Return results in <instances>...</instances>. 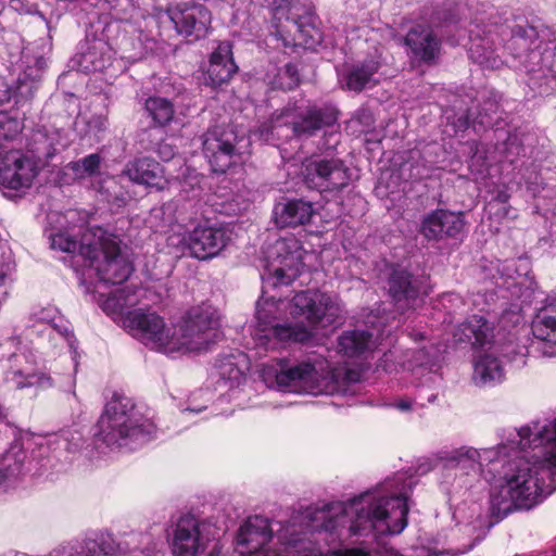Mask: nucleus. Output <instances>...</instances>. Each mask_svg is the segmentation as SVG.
Here are the masks:
<instances>
[{
    "mask_svg": "<svg viewBox=\"0 0 556 556\" xmlns=\"http://www.w3.org/2000/svg\"><path fill=\"white\" fill-rule=\"evenodd\" d=\"M414 481L397 475L379 488L346 502L309 508L287 522L251 516L235 532V556H386L367 546L324 553L328 544L369 543L381 535L400 534L407 526L408 496Z\"/></svg>",
    "mask_w": 556,
    "mask_h": 556,
    "instance_id": "nucleus-1",
    "label": "nucleus"
},
{
    "mask_svg": "<svg viewBox=\"0 0 556 556\" xmlns=\"http://www.w3.org/2000/svg\"><path fill=\"white\" fill-rule=\"evenodd\" d=\"M303 254L301 242L293 236L276 240L264 252V290L256 303L255 339L265 350H278L291 342H306L313 336V328L340 324L344 319V307L337 295L305 290L293 296L291 315L304 316L309 326L277 324L289 303L268 295L267 289L290 285L303 268Z\"/></svg>",
    "mask_w": 556,
    "mask_h": 556,
    "instance_id": "nucleus-2",
    "label": "nucleus"
},
{
    "mask_svg": "<svg viewBox=\"0 0 556 556\" xmlns=\"http://www.w3.org/2000/svg\"><path fill=\"white\" fill-rule=\"evenodd\" d=\"M515 457L502 452L500 478L491 492V504L497 513L529 509L551 494L556 476V418L541 424L532 421L518 430Z\"/></svg>",
    "mask_w": 556,
    "mask_h": 556,
    "instance_id": "nucleus-3",
    "label": "nucleus"
},
{
    "mask_svg": "<svg viewBox=\"0 0 556 556\" xmlns=\"http://www.w3.org/2000/svg\"><path fill=\"white\" fill-rule=\"evenodd\" d=\"M125 325L132 337L151 350L173 357L202 353L219 339V315L210 304L191 307L178 325H166L151 311L129 312Z\"/></svg>",
    "mask_w": 556,
    "mask_h": 556,
    "instance_id": "nucleus-4",
    "label": "nucleus"
},
{
    "mask_svg": "<svg viewBox=\"0 0 556 556\" xmlns=\"http://www.w3.org/2000/svg\"><path fill=\"white\" fill-rule=\"evenodd\" d=\"M96 437L109 447H124L143 443L156 432L151 418L147 417L125 395H113L98 421Z\"/></svg>",
    "mask_w": 556,
    "mask_h": 556,
    "instance_id": "nucleus-5",
    "label": "nucleus"
},
{
    "mask_svg": "<svg viewBox=\"0 0 556 556\" xmlns=\"http://www.w3.org/2000/svg\"><path fill=\"white\" fill-rule=\"evenodd\" d=\"M337 121V112L331 108H301L289 104L281 112L275 113L264 123L254 136L271 142L291 137H309Z\"/></svg>",
    "mask_w": 556,
    "mask_h": 556,
    "instance_id": "nucleus-6",
    "label": "nucleus"
},
{
    "mask_svg": "<svg viewBox=\"0 0 556 556\" xmlns=\"http://www.w3.org/2000/svg\"><path fill=\"white\" fill-rule=\"evenodd\" d=\"M265 368H280L276 372V383L279 390L292 393L320 394L330 393L337 389L340 369H331L323 359L314 363L303 362L294 366H288L285 361H279L276 366Z\"/></svg>",
    "mask_w": 556,
    "mask_h": 556,
    "instance_id": "nucleus-7",
    "label": "nucleus"
},
{
    "mask_svg": "<svg viewBox=\"0 0 556 556\" xmlns=\"http://www.w3.org/2000/svg\"><path fill=\"white\" fill-rule=\"evenodd\" d=\"M271 14V24L277 36L285 39L293 36L307 47L319 43V31L312 23L313 7L311 0H264Z\"/></svg>",
    "mask_w": 556,
    "mask_h": 556,
    "instance_id": "nucleus-8",
    "label": "nucleus"
},
{
    "mask_svg": "<svg viewBox=\"0 0 556 556\" xmlns=\"http://www.w3.org/2000/svg\"><path fill=\"white\" fill-rule=\"evenodd\" d=\"M224 534L211 520H200L194 516L186 515L176 522L170 548L174 556H200L208 547L211 541Z\"/></svg>",
    "mask_w": 556,
    "mask_h": 556,
    "instance_id": "nucleus-9",
    "label": "nucleus"
},
{
    "mask_svg": "<svg viewBox=\"0 0 556 556\" xmlns=\"http://www.w3.org/2000/svg\"><path fill=\"white\" fill-rule=\"evenodd\" d=\"M85 267L94 270L100 281L112 285L124 282L131 273V265L121 253L116 237L103 230L96 242V251L86 260Z\"/></svg>",
    "mask_w": 556,
    "mask_h": 556,
    "instance_id": "nucleus-10",
    "label": "nucleus"
},
{
    "mask_svg": "<svg viewBox=\"0 0 556 556\" xmlns=\"http://www.w3.org/2000/svg\"><path fill=\"white\" fill-rule=\"evenodd\" d=\"M507 445L501 444L496 447L477 450L471 446H462L440 454V460L448 469H455L460 475L473 478L483 476L485 479L497 471V464L501 460L502 452Z\"/></svg>",
    "mask_w": 556,
    "mask_h": 556,
    "instance_id": "nucleus-11",
    "label": "nucleus"
},
{
    "mask_svg": "<svg viewBox=\"0 0 556 556\" xmlns=\"http://www.w3.org/2000/svg\"><path fill=\"white\" fill-rule=\"evenodd\" d=\"M248 146V141L243 138L239 139L232 128L215 127L204 137L203 152L212 169L224 173L236 163V157H240L245 152Z\"/></svg>",
    "mask_w": 556,
    "mask_h": 556,
    "instance_id": "nucleus-12",
    "label": "nucleus"
},
{
    "mask_svg": "<svg viewBox=\"0 0 556 556\" xmlns=\"http://www.w3.org/2000/svg\"><path fill=\"white\" fill-rule=\"evenodd\" d=\"M37 175V163L20 149L11 146L0 154L1 187L23 191L31 187Z\"/></svg>",
    "mask_w": 556,
    "mask_h": 556,
    "instance_id": "nucleus-13",
    "label": "nucleus"
},
{
    "mask_svg": "<svg viewBox=\"0 0 556 556\" xmlns=\"http://www.w3.org/2000/svg\"><path fill=\"white\" fill-rule=\"evenodd\" d=\"M303 175L308 188L321 192L342 189L350 181L349 169L339 159H312L304 165Z\"/></svg>",
    "mask_w": 556,
    "mask_h": 556,
    "instance_id": "nucleus-14",
    "label": "nucleus"
},
{
    "mask_svg": "<svg viewBox=\"0 0 556 556\" xmlns=\"http://www.w3.org/2000/svg\"><path fill=\"white\" fill-rule=\"evenodd\" d=\"M229 241L230 233L227 228L208 222L199 223L182 238V243L190 255L199 260H208L218 255Z\"/></svg>",
    "mask_w": 556,
    "mask_h": 556,
    "instance_id": "nucleus-15",
    "label": "nucleus"
},
{
    "mask_svg": "<svg viewBox=\"0 0 556 556\" xmlns=\"http://www.w3.org/2000/svg\"><path fill=\"white\" fill-rule=\"evenodd\" d=\"M30 319L34 321L33 328H40L37 332L46 334L54 346L65 345L72 354L73 368H77V348L76 340L70 330L68 321L65 320L54 306L41 307L35 309L30 314Z\"/></svg>",
    "mask_w": 556,
    "mask_h": 556,
    "instance_id": "nucleus-16",
    "label": "nucleus"
},
{
    "mask_svg": "<svg viewBox=\"0 0 556 556\" xmlns=\"http://www.w3.org/2000/svg\"><path fill=\"white\" fill-rule=\"evenodd\" d=\"M534 340L526 353L519 352L520 356L527 355L539 357H551L555 355L554 345H556V299L548 302L539 309L531 324Z\"/></svg>",
    "mask_w": 556,
    "mask_h": 556,
    "instance_id": "nucleus-17",
    "label": "nucleus"
},
{
    "mask_svg": "<svg viewBox=\"0 0 556 556\" xmlns=\"http://www.w3.org/2000/svg\"><path fill=\"white\" fill-rule=\"evenodd\" d=\"M177 33L194 40L205 37L208 33L212 15L202 4L180 3L166 11Z\"/></svg>",
    "mask_w": 556,
    "mask_h": 556,
    "instance_id": "nucleus-18",
    "label": "nucleus"
},
{
    "mask_svg": "<svg viewBox=\"0 0 556 556\" xmlns=\"http://www.w3.org/2000/svg\"><path fill=\"white\" fill-rule=\"evenodd\" d=\"M381 66V52L378 48H375L368 56L345 65L340 74L339 81L343 89L361 92L380 83Z\"/></svg>",
    "mask_w": 556,
    "mask_h": 556,
    "instance_id": "nucleus-19",
    "label": "nucleus"
},
{
    "mask_svg": "<svg viewBox=\"0 0 556 556\" xmlns=\"http://www.w3.org/2000/svg\"><path fill=\"white\" fill-rule=\"evenodd\" d=\"M103 237L102 228L85 229L76 226L59 229L49 235L51 248L68 254H76L84 263L96 251V242Z\"/></svg>",
    "mask_w": 556,
    "mask_h": 556,
    "instance_id": "nucleus-20",
    "label": "nucleus"
},
{
    "mask_svg": "<svg viewBox=\"0 0 556 556\" xmlns=\"http://www.w3.org/2000/svg\"><path fill=\"white\" fill-rule=\"evenodd\" d=\"M389 295L400 311L413 307L417 298L427 294L426 280L413 277L403 268H395L388 281Z\"/></svg>",
    "mask_w": 556,
    "mask_h": 556,
    "instance_id": "nucleus-21",
    "label": "nucleus"
},
{
    "mask_svg": "<svg viewBox=\"0 0 556 556\" xmlns=\"http://www.w3.org/2000/svg\"><path fill=\"white\" fill-rule=\"evenodd\" d=\"M383 331L372 326L370 330L344 331L338 338V353L348 358L365 357L378 348Z\"/></svg>",
    "mask_w": 556,
    "mask_h": 556,
    "instance_id": "nucleus-22",
    "label": "nucleus"
},
{
    "mask_svg": "<svg viewBox=\"0 0 556 556\" xmlns=\"http://www.w3.org/2000/svg\"><path fill=\"white\" fill-rule=\"evenodd\" d=\"M453 518L456 522V530L464 533L467 539V542L456 547L452 553L455 556L470 551L481 540L484 534V519L476 505L458 506L453 514Z\"/></svg>",
    "mask_w": 556,
    "mask_h": 556,
    "instance_id": "nucleus-23",
    "label": "nucleus"
},
{
    "mask_svg": "<svg viewBox=\"0 0 556 556\" xmlns=\"http://www.w3.org/2000/svg\"><path fill=\"white\" fill-rule=\"evenodd\" d=\"M9 367L5 374V380L15 389L37 386L39 388H49L52 386V379L46 374L31 372V365L22 352H13L8 357Z\"/></svg>",
    "mask_w": 556,
    "mask_h": 556,
    "instance_id": "nucleus-24",
    "label": "nucleus"
},
{
    "mask_svg": "<svg viewBox=\"0 0 556 556\" xmlns=\"http://www.w3.org/2000/svg\"><path fill=\"white\" fill-rule=\"evenodd\" d=\"M463 228L462 213L437 210L424 218L420 231L428 240H440L443 237H456Z\"/></svg>",
    "mask_w": 556,
    "mask_h": 556,
    "instance_id": "nucleus-25",
    "label": "nucleus"
},
{
    "mask_svg": "<svg viewBox=\"0 0 556 556\" xmlns=\"http://www.w3.org/2000/svg\"><path fill=\"white\" fill-rule=\"evenodd\" d=\"M405 42L412 56L425 63L434 61L441 50V41L430 27L416 26L406 35Z\"/></svg>",
    "mask_w": 556,
    "mask_h": 556,
    "instance_id": "nucleus-26",
    "label": "nucleus"
},
{
    "mask_svg": "<svg viewBox=\"0 0 556 556\" xmlns=\"http://www.w3.org/2000/svg\"><path fill=\"white\" fill-rule=\"evenodd\" d=\"M123 175L136 184L156 188L157 190L164 189L167 185L162 165L149 157L129 162L125 166Z\"/></svg>",
    "mask_w": 556,
    "mask_h": 556,
    "instance_id": "nucleus-27",
    "label": "nucleus"
},
{
    "mask_svg": "<svg viewBox=\"0 0 556 556\" xmlns=\"http://www.w3.org/2000/svg\"><path fill=\"white\" fill-rule=\"evenodd\" d=\"M273 213L276 225L285 228L308 224L315 211L311 202L299 199L278 202Z\"/></svg>",
    "mask_w": 556,
    "mask_h": 556,
    "instance_id": "nucleus-28",
    "label": "nucleus"
},
{
    "mask_svg": "<svg viewBox=\"0 0 556 556\" xmlns=\"http://www.w3.org/2000/svg\"><path fill=\"white\" fill-rule=\"evenodd\" d=\"M237 68L232 59L231 45L226 41L218 43L210 55L206 70L210 84L217 87L228 83Z\"/></svg>",
    "mask_w": 556,
    "mask_h": 556,
    "instance_id": "nucleus-29",
    "label": "nucleus"
},
{
    "mask_svg": "<svg viewBox=\"0 0 556 556\" xmlns=\"http://www.w3.org/2000/svg\"><path fill=\"white\" fill-rule=\"evenodd\" d=\"M505 378L501 361L492 353L479 355L473 363L472 380L480 387L494 386Z\"/></svg>",
    "mask_w": 556,
    "mask_h": 556,
    "instance_id": "nucleus-30",
    "label": "nucleus"
},
{
    "mask_svg": "<svg viewBox=\"0 0 556 556\" xmlns=\"http://www.w3.org/2000/svg\"><path fill=\"white\" fill-rule=\"evenodd\" d=\"M103 157L99 153H91L80 160L70 162L62 168L64 184L85 180L100 175Z\"/></svg>",
    "mask_w": 556,
    "mask_h": 556,
    "instance_id": "nucleus-31",
    "label": "nucleus"
},
{
    "mask_svg": "<svg viewBox=\"0 0 556 556\" xmlns=\"http://www.w3.org/2000/svg\"><path fill=\"white\" fill-rule=\"evenodd\" d=\"M454 338L458 342H468L473 346H483L490 342L492 329L483 317L475 315L457 327Z\"/></svg>",
    "mask_w": 556,
    "mask_h": 556,
    "instance_id": "nucleus-32",
    "label": "nucleus"
},
{
    "mask_svg": "<svg viewBox=\"0 0 556 556\" xmlns=\"http://www.w3.org/2000/svg\"><path fill=\"white\" fill-rule=\"evenodd\" d=\"M139 292L130 286L118 288L108 295L100 294L99 303L108 315H122L126 308L137 305Z\"/></svg>",
    "mask_w": 556,
    "mask_h": 556,
    "instance_id": "nucleus-33",
    "label": "nucleus"
},
{
    "mask_svg": "<svg viewBox=\"0 0 556 556\" xmlns=\"http://www.w3.org/2000/svg\"><path fill=\"white\" fill-rule=\"evenodd\" d=\"M25 458L20 445H13L0 459V492H5L15 481Z\"/></svg>",
    "mask_w": 556,
    "mask_h": 556,
    "instance_id": "nucleus-34",
    "label": "nucleus"
},
{
    "mask_svg": "<svg viewBox=\"0 0 556 556\" xmlns=\"http://www.w3.org/2000/svg\"><path fill=\"white\" fill-rule=\"evenodd\" d=\"M111 56L103 41H97L79 56V68L83 72H101L110 65Z\"/></svg>",
    "mask_w": 556,
    "mask_h": 556,
    "instance_id": "nucleus-35",
    "label": "nucleus"
},
{
    "mask_svg": "<svg viewBox=\"0 0 556 556\" xmlns=\"http://www.w3.org/2000/svg\"><path fill=\"white\" fill-rule=\"evenodd\" d=\"M22 131V124L16 116L0 110V154L12 146V142Z\"/></svg>",
    "mask_w": 556,
    "mask_h": 556,
    "instance_id": "nucleus-36",
    "label": "nucleus"
},
{
    "mask_svg": "<svg viewBox=\"0 0 556 556\" xmlns=\"http://www.w3.org/2000/svg\"><path fill=\"white\" fill-rule=\"evenodd\" d=\"M146 109L154 122L161 126L168 124L174 117V106L170 101L152 97L146 101Z\"/></svg>",
    "mask_w": 556,
    "mask_h": 556,
    "instance_id": "nucleus-37",
    "label": "nucleus"
},
{
    "mask_svg": "<svg viewBox=\"0 0 556 556\" xmlns=\"http://www.w3.org/2000/svg\"><path fill=\"white\" fill-rule=\"evenodd\" d=\"M216 366L219 368L220 376L230 380H238L248 368L245 356L242 354L227 355L219 359Z\"/></svg>",
    "mask_w": 556,
    "mask_h": 556,
    "instance_id": "nucleus-38",
    "label": "nucleus"
},
{
    "mask_svg": "<svg viewBox=\"0 0 556 556\" xmlns=\"http://www.w3.org/2000/svg\"><path fill=\"white\" fill-rule=\"evenodd\" d=\"M118 551H121V547L115 543L111 535H102L99 542H87L79 553L72 556H100V554L110 555Z\"/></svg>",
    "mask_w": 556,
    "mask_h": 556,
    "instance_id": "nucleus-39",
    "label": "nucleus"
},
{
    "mask_svg": "<svg viewBox=\"0 0 556 556\" xmlns=\"http://www.w3.org/2000/svg\"><path fill=\"white\" fill-rule=\"evenodd\" d=\"M440 349L437 346H424L414 352L413 357L408 361V367H422L433 363L439 356Z\"/></svg>",
    "mask_w": 556,
    "mask_h": 556,
    "instance_id": "nucleus-40",
    "label": "nucleus"
},
{
    "mask_svg": "<svg viewBox=\"0 0 556 556\" xmlns=\"http://www.w3.org/2000/svg\"><path fill=\"white\" fill-rule=\"evenodd\" d=\"M299 72L295 65L287 64L278 74V85L282 89H293L299 84Z\"/></svg>",
    "mask_w": 556,
    "mask_h": 556,
    "instance_id": "nucleus-41",
    "label": "nucleus"
},
{
    "mask_svg": "<svg viewBox=\"0 0 556 556\" xmlns=\"http://www.w3.org/2000/svg\"><path fill=\"white\" fill-rule=\"evenodd\" d=\"M47 49H48L47 42H42L41 52L35 54V53H33L30 47H25L22 51V58L25 60L26 63H31L34 61L35 66L38 70H41L45 66L43 55H45Z\"/></svg>",
    "mask_w": 556,
    "mask_h": 556,
    "instance_id": "nucleus-42",
    "label": "nucleus"
},
{
    "mask_svg": "<svg viewBox=\"0 0 556 556\" xmlns=\"http://www.w3.org/2000/svg\"><path fill=\"white\" fill-rule=\"evenodd\" d=\"M470 56L473 59L475 62L479 63L480 65L484 67H497L498 66V60L491 56V53H480L479 52V46H471L470 48Z\"/></svg>",
    "mask_w": 556,
    "mask_h": 556,
    "instance_id": "nucleus-43",
    "label": "nucleus"
},
{
    "mask_svg": "<svg viewBox=\"0 0 556 556\" xmlns=\"http://www.w3.org/2000/svg\"><path fill=\"white\" fill-rule=\"evenodd\" d=\"M12 98V90L9 85L0 78V106L9 103Z\"/></svg>",
    "mask_w": 556,
    "mask_h": 556,
    "instance_id": "nucleus-44",
    "label": "nucleus"
},
{
    "mask_svg": "<svg viewBox=\"0 0 556 556\" xmlns=\"http://www.w3.org/2000/svg\"><path fill=\"white\" fill-rule=\"evenodd\" d=\"M213 546L208 552V556H223L224 555V545L220 542V536L217 540L211 541Z\"/></svg>",
    "mask_w": 556,
    "mask_h": 556,
    "instance_id": "nucleus-45",
    "label": "nucleus"
},
{
    "mask_svg": "<svg viewBox=\"0 0 556 556\" xmlns=\"http://www.w3.org/2000/svg\"><path fill=\"white\" fill-rule=\"evenodd\" d=\"M393 406L401 412H409L413 407V402L408 399H401L395 401Z\"/></svg>",
    "mask_w": 556,
    "mask_h": 556,
    "instance_id": "nucleus-46",
    "label": "nucleus"
},
{
    "mask_svg": "<svg viewBox=\"0 0 556 556\" xmlns=\"http://www.w3.org/2000/svg\"><path fill=\"white\" fill-rule=\"evenodd\" d=\"M72 433L71 431H64L61 435L55 438V442L59 444L64 445L66 450H71L68 444V434Z\"/></svg>",
    "mask_w": 556,
    "mask_h": 556,
    "instance_id": "nucleus-47",
    "label": "nucleus"
},
{
    "mask_svg": "<svg viewBox=\"0 0 556 556\" xmlns=\"http://www.w3.org/2000/svg\"><path fill=\"white\" fill-rule=\"evenodd\" d=\"M91 123H94V127L98 130H104L106 128V118L105 117L98 116Z\"/></svg>",
    "mask_w": 556,
    "mask_h": 556,
    "instance_id": "nucleus-48",
    "label": "nucleus"
},
{
    "mask_svg": "<svg viewBox=\"0 0 556 556\" xmlns=\"http://www.w3.org/2000/svg\"><path fill=\"white\" fill-rule=\"evenodd\" d=\"M25 92H27L31 96V93H33L31 86H29L26 83H21V85L18 86V91L16 93V97H18L20 94L23 96Z\"/></svg>",
    "mask_w": 556,
    "mask_h": 556,
    "instance_id": "nucleus-49",
    "label": "nucleus"
},
{
    "mask_svg": "<svg viewBox=\"0 0 556 556\" xmlns=\"http://www.w3.org/2000/svg\"><path fill=\"white\" fill-rule=\"evenodd\" d=\"M495 200L498 201L500 203H507L509 200V194L506 191H498L495 197Z\"/></svg>",
    "mask_w": 556,
    "mask_h": 556,
    "instance_id": "nucleus-50",
    "label": "nucleus"
},
{
    "mask_svg": "<svg viewBox=\"0 0 556 556\" xmlns=\"http://www.w3.org/2000/svg\"><path fill=\"white\" fill-rule=\"evenodd\" d=\"M7 419V410L3 405L0 403V424H2Z\"/></svg>",
    "mask_w": 556,
    "mask_h": 556,
    "instance_id": "nucleus-51",
    "label": "nucleus"
},
{
    "mask_svg": "<svg viewBox=\"0 0 556 556\" xmlns=\"http://www.w3.org/2000/svg\"><path fill=\"white\" fill-rule=\"evenodd\" d=\"M551 71H552L553 74L556 75V47H555V49L553 51V63L551 65Z\"/></svg>",
    "mask_w": 556,
    "mask_h": 556,
    "instance_id": "nucleus-52",
    "label": "nucleus"
},
{
    "mask_svg": "<svg viewBox=\"0 0 556 556\" xmlns=\"http://www.w3.org/2000/svg\"><path fill=\"white\" fill-rule=\"evenodd\" d=\"M344 374H345L348 380H355L354 372L345 371Z\"/></svg>",
    "mask_w": 556,
    "mask_h": 556,
    "instance_id": "nucleus-53",
    "label": "nucleus"
},
{
    "mask_svg": "<svg viewBox=\"0 0 556 556\" xmlns=\"http://www.w3.org/2000/svg\"><path fill=\"white\" fill-rule=\"evenodd\" d=\"M15 342H16V340H15V339H9V340L7 341V345L13 346V345H15Z\"/></svg>",
    "mask_w": 556,
    "mask_h": 556,
    "instance_id": "nucleus-54",
    "label": "nucleus"
},
{
    "mask_svg": "<svg viewBox=\"0 0 556 556\" xmlns=\"http://www.w3.org/2000/svg\"><path fill=\"white\" fill-rule=\"evenodd\" d=\"M505 159H506L507 161H509V163H513V162H514L511 159H508V156H505Z\"/></svg>",
    "mask_w": 556,
    "mask_h": 556,
    "instance_id": "nucleus-55",
    "label": "nucleus"
},
{
    "mask_svg": "<svg viewBox=\"0 0 556 556\" xmlns=\"http://www.w3.org/2000/svg\"><path fill=\"white\" fill-rule=\"evenodd\" d=\"M519 363H520L521 365H525V364H526V361L521 359Z\"/></svg>",
    "mask_w": 556,
    "mask_h": 556,
    "instance_id": "nucleus-56",
    "label": "nucleus"
}]
</instances>
